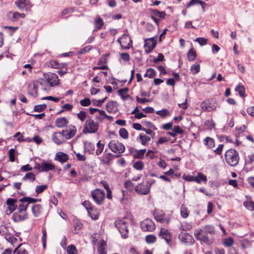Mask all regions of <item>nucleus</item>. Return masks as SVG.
<instances>
[{
    "label": "nucleus",
    "instance_id": "6e6d98bb",
    "mask_svg": "<svg viewBox=\"0 0 254 254\" xmlns=\"http://www.w3.org/2000/svg\"><path fill=\"white\" fill-rule=\"evenodd\" d=\"M3 28L7 30V33L10 36L12 35L16 31V27L4 26H3Z\"/></svg>",
    "mask_w": 254,
    "mask_h": 254
},
{
    "label": "nucleus",
    "instance_id": "37998d69",
    "mask_svg": "<svg viewBox=\"0 0 254 254\" xmlns=\"http://www.w3.org/2000/svg\"><path fill=\"white\" fill-rule=\"evenodd\" d=\"M244 205L249 210L253 211L254 209V202L252 200L247 201L244 202Z\"/></svg>",
    "mask_w": 254,
    "mask_h": 254
},
{
    "label": "nucleus",
    "instance_id": "2eb2a0df",
    "mask_svg": "<svg viewBox=\"0 0 254 254\" xmlns=\"http://www.w3.org/2000/svg\"><path fill=\"white\" fill-rule=\"evenodd\" d=\"M153 216L155 220L160 223H164L166 222L169 223V220L165 218V213L159 210L155 209L153 212Z\"/></svg>",
    "mask_w": 254,
    "mask_h": 254
},
{
    "label": "nucleus",
    "instance_id": "423d86ee",
    "mask_svg": "<svg viewBox=\"0 0 254 254\" xmlns=\"http://www.w3.org/2000/svg\"><path fill=\"white\" fill-rule=\"evenodd\" d=\"M108 147L111 150L116 153L121 154L125 152V145L118 141L113 140L108 144Z\"/></svg>",
    "mask_w": 254,
    "mask_h": 254
},
{
    "label": "nucleus",
    "instance_id": "f03ea898",
    "mask_svg": "<svg viewBox=\"0 0 254 254\" xmlns=\"http://www.w3.org/2000/svg\"><path fill=\"white\" fill-rule=\"evenodd\" d=\"M226 163L231 166H236L239 163L240 157L238 152L234 149H229L224 154Z\"/></svg>",
    "mask_w": 254,
    "mask_h": 254
},
{
    "label": "nucleus",
    "instance_id": "774afa93",
    "mask_svg": "<svg viewBox=\"0 0 254 254\" xmlns=\"http://www.w3.org/2000/svg\"><path fill=\"white\" fill-rule=\"evenodd\" d=\"M77 117L81 121H83L86 118V113L85 111H81L77 114Z\"/></svg>",
    "mask_w": 254,
    "mask_h": 254
},
{
    "label": "nucleus",
    "instance_id": "393cba45",
    "mask_svg": "<svg viewBox=\"0 0 254 254\" xmlns=\"http://www.w3.org/2000/svg\"><path fill=\"white\" fill-rule=\"evenodd\" d=\"M68 122L65 117L59 118L56 119L55 124L58 127H63L66 126Z\"/></svg>",
    "mask_w": 254,
    "mask_h": 254
},
{
    "label": "nucleus",
    "instance_id": "c9c22d12",
    "mask_svg": "<svg viewBox=\"0 0 254 254\" xmlns=\"http://www.w3.org/2000/svg\"><path fill=\"white\" fill-rule=\"evenodd\" d=\"M235 90L239 93L241 97L245 96V88L243 85H238L236 87Z\"/></svg>",
    "mask_w": 254,
    "mask_h": 254
},
{
    "label": "nucleus",
    "instance_id": "58836bf2",
    "mask_svg": "<svg viewBox=\"0 0 254 254\" xmlns=\"http://www.w3.org/2000/svg\"><path fill=\"white\" fill-rule=\"evenodd\" d=\"M138 137L141 141V144L143 145H145L151 139L150 137L141 134L139 135Z\"/></svg>",
    "mask_w": 254,
    "mask_h": 254
},
{
    "label": "nucleus",
    "instance_id": "680f3d73",
    "mask_svg": "<svg viewBox=\"0 0 254 254\" xmlns=\"http://www.w3.org/2000/svg\"><path fill=\"white\" fill-rule=\"evenodd\" d=\"M195 41L198 42L200 46H203L207 44V39L204 38L198 37L195 40Z\"/></svg>",
    "mask_w": 254,
    "mask_h": 254
},
{
    "label": "nucleus",
    "instance_id": "4be33fe9",
    "mask_svg": "<svg viewBox=\"0 0 254 254\" xmlns=\"http://www.w3.org/2000/svg\"><path fill=\"white\" fill-rule=\"evenodd\" d=\"M106 108L108 113H116L118 110L117 103L116 101H110L107 103Z\"/></svg>",
    "mask_w": 254,
    "mask_h": 254
},
{
    "label": "nucleus",
    "instance_id": "2f4dec72",
    "mask_svg": "<svg viewBox=\"0 0 254 254\" xmlns=\"http://www.w3.org/2000/svg\"><path fill=\"white\" fill-rule=\"evenodd\" d=\"M28 245L26 243L21 244L17 246V254H28L25 248Z\"/></svg>",
    "mask_w": 254,
    "mask_h": 254
},
{
    "label": "nucleus",
    "instance_id": "69168bd1",
    "mask_svg": "<svg viewBox=\"0 0 254 254\" xmlns=\"http://www.w3.org/2000/svg\"><path fill=\"white\" fill-rule=\"evenodd\" d=\"M74 229L77 230H79L82 228V223L78 220H75L73 221Z\"/></svg>",
    "mask_w": 254,
    "mask_h": 254
},
{
    "label": "nucleus",
    "instance_id": "e433bc0d",
    "mask_svg": "<svg viewBox=\"0 0 254 254\" xmlns=\"http://www.w3.org/2000/svg\"><path fill=\"white\" fill-rule=\"evenodd\" d=\"M35 180V176L33 173L31 172L26 173L22 178L23 181L28 180L30 182H34Z\"/></svg>",
    "mask_w": 254,
    "mask_h": 254
},
{
    "label": "nucleus",
    "instance_id": "72a5a7b5",
    "mask_svg": "<svg viewBox=\"0 0 254 254\" xmlns=\"http://www.w3.org/2000/svg\"><path fill=\"white\" fill-rule=\"evenodd\" d=\"M145 152V149L136 150L135 153L133 155V157L134 159H142L144 157Z\"/></svg>",
    "mask_w": 254,
    "mask_h": 254
},
{
    "label": "nucleus",
    "instance_id": "412c9836",
    "mask_svg": "<svg viewBox=\"0 0 254 254\" xmlns=\"http://www.w3.org/2000/svg\"><path fill=\"white\" fill-rule=\"evenodd\" d=\"M68 159L69 157L68 155L62 152H58L57 153L55 158L56 161H59L62 163L65 162Z\"/></svg>",
    "mask_w": 254,
    "mask_h": 254
},
{
    "label": "nucleus",
    "instance_id": "0eeeda50",
    "mask_svg": "<svg viewBox=\"0 0 254 254\" xmlns=\"http://www.w3.org/2000/svg\"><path fill=\"white\" fill-rule=\"evenodd\" d=\"M217 107V101L215 99H209L202 102L200 107L203 111H211L215 110Z\"/></svg>",
    "mask_w": 254,
    "mask_h": 254
},
{
    "label": "nucleus",
    "instance_id": "4d7b16f0",
    "mask_svg": "<svg viewBox=\"0 0 254 254\" xmlns=\"http://www.w3.org/2000/svg\"><path fill=\"white\" fill-rule=\"evenodd\" d=\"M92 46H87L84 47L83 48L81 49L80 51H78V54L80 55L84 54L86 53L89 52L92 49Z\"/></svg>",
    "mask_w": 254,
    "mask_h": 254
},
{
    "label": "nucleus",
    "instance_id": "5fc2aeb1",
    "mask_svg": "<svg viewBox=\"0 0 254 254\" xmlns=\"http://www.w3.org/2000/svg\"><path fill=\"white\" fill-rule=\"evenodd\" d=\"M156 113L162 117H165L169 115V112L166 109H163L161 110L158 111Z\"/></svg>",
    "mask_w": 254,
    "mask_h": 254
},
{
    "label": "nucleus",
    "instance_id": "bb28decb",
    "mask_svg": "<svg viewBox=\"0 0 254 254\" xmlns=\"http://www.w3.org/2000/svg\"><path fill=\"white\" fill-rule=\"evenodd\" d=\"M201 229L205 234H209L210 236H213L215 233L214 227L211 225H206Z\"/></svg>",
    "mask_w": 254,
    "mask_h": 254
},
{
    "label": "nucleus",
    "instance_id": "49530a36",
    "mask_svg": "<svg viewBox=\"0 0 254 254\" xmlns=\"http://www.w3.org/2000/svg\"><path fill=\"white\" fill-rule=\"evenodd\" d=\"M48 188L47 185L37 186L35 189V192L37 194L42 193Z\"/></svg>",
    "mask_w": 254,
    "mask_h": 254
},
{
    "label": "nucleus",
    "instance_id": "603ef678",
    "mask_svg": "<svg viewBox=\"0 0 254 254\" xmlns=\"http://www.w3.org/2000/svg\"><path fill=\"white\" fill-rule=\"evenodd\" d=\"M119 134L123 138L127 139L128 138V133L127 130L125 128H121L119 130Z\"/></svg>",
    "mask_w": 254,
    "mask_h": 254
},
{
    "label": "nucleus",
    "instance_id": "1a4fd4ad",
    "mask_svg": "<svg viewBox=\"0 0 254 254\" xmlns=\"http://www.w3.org/2000/svg\"><path fill=\"white\" fill-rule=\"evenodd\" d=\"M91 195L94 200L98 204H101L105 198L104 190L97 189L91 192Z\"/></svg>",
    "mask_w": 254,
    "mask_h": 254
},
{
    "label": "nucleus",
    "instance_id": "bf43d9fd",
    "mask_svg": "<svg viewBox=\"0 0 254 254\" xmlns=\"http://www.w3.org/2000/svg\"><path fill=\"white\" fill-rule=\"evenodd\" d=\"M223 243L225 246L231 247L234 243V240L232 238L229 237L224 240Z\"/></svg>",
    "mask_w": 254,
    "mask_h": 254
},
{
    "label": "nucleus",
    "instance_id": "20e7f679",
    "mask_svg": "<svg viewBox=\"0 0 254 254\" xmlns=\"http://www.w3.org/2000/svg\"><path fill=\"white\" fill-rule=\"evenodd\" d=\"M115 226L120 233L121 236L124 239L128 237V231L127 229V223L125 221V219L117 220L115 222Z\"/></svg>",
    "mask_w": 254,
    "mask_h": 254
},
{
    "label": "nucleus",
    "instance_id": "6e6552de",
    "mask_svg": "<svg viewBox=\"0 0 254 254\" xmlns=\"http://www.w3.org/2000/svg\"><path fill=\"white\" fill-rule=\"evenodd\" d=\"M44 76L47 83H48L50 87L58 85L60 83L59 77L55 73L51 72L44 73Z\"/></svg>",
    "mask_w": 254,
    "mask_h": 254
},
{
    "label": "nucleus",
    "instance_id": "7ed1b4c3",
    "mask_svg": "<svg viewBox=\"0 0 254 254\" xmlns=\"http://www.w3.org/2000/svg\"><path fill=\"white\" fill-rule=\"evenodd\" d=\"M208 235L205 234L201 229H196L194 233L197 240L199 241L201 243H203L210 245L213 243L214 239L212 237L209 238Z\"/></svg>",
    "mask_w": 254,
    "mask_h": 254
},
{
    "label": "nucleus",
    "instance_id": "79ce46f5",
    "mask_svg": "<svg viewBox=\"0 0 254 254\" xmlns=\"http://www.w3.org/2000/svg\"><path fill=\"white\" fill-rule=\"evenodd\" d=\"M190 70L192 74H196L198 73L200 71V65L199 64H192L190 68Z\"/></svg>",
    "mask_w": 254,
    "mask_h": 254
},
{
    "label": "nucleus",
    "instance_id": "e2e57ef3",
    "mask_svg": "<svg viewBox=\"0 0 254 254\" xmlns=\"http://www.w3.org/2000/svg\"><path fill=\"white\" fill-rule=\"evenodd\" d=\"M107 97H105L104 98L98 100H93V104L95 106L98 107H101L102 104L106 101Z\"/></svg>",
    "mask_w": 254,
    "mask_h": 254
},
{
    "label": "nucleus",
    "instance_id": "b1692460",
    "mask_svg": "<svg viewBox=\"0 0 254 254\" xmlns=\"http://www.w3.org/2000/svg\"><path fill=\"white\" fill-rule=\"evenodd\" d=\"M55 168L54 164L47 162L44 161L42 163L41 172H48L49 171L53 170Z\"/></svg>",
    "mask_w": 254,
    "mask_h": 254
},
{
    "label": "nucleus",
    "instance_id": "c756f323",
    "mask_svg": "<svg viewBox=\"0 0 254 254\" xmlns=\"http://www.w3.org/2000/svg\"><path fill=\"white\" fill-rule=\"evenodd\" d=\"M88 213L93 220H97L99 218V212L94 207L89 210Z\"/></svg>",
    "mask_w": 254,
    "mask_h": 254
},
{
    "label": "nucleus",
    "instance_id": "338daca9",
    "mask_svg": "<svg viewBox=\"0 0 254 254\" xmlns=\"http://www.w3.org/2000/svg\"><path fill=\"white\" fill-rule=\"evenodd\" d=\"M82 204L85 207L87 211L94 207L88 200H85L82 203Z\"/></svg>",
    "mask_w": 254,
    "mask_h": 254
},
{
    "label": "nucleus",
    "instance_id": "aec40b11",
    "mask_svg": "<svg viewBox=\"0 0 254 254\" xmlns=\"http://www.w3.org/2000/svg\"><path fill=\"white\" fill-rule=\"evenodd\" d=\"M28 93L34 98H36L38 96V86L34 82L29 85Z\"/></svg>",
    "mask_w": 254,
    "mask_h": 254
},
{
    "label": "nucleus",
    "instance_id": "de8ad7c7",
    "mask_svg": "<svg viewBox=\"0 0 254 254\" xmlns=\"http://www.w3.org/2000/svg\"><path fill=\"white\" fill-rule=\"evenodd\" d=\"M66 251L67 254H76L77 250L75 246L73 245H70L67 248Z\"/></svg>",
    "mask_w": 254,
    "mask_h": 254
},
{
    "label": "nucleus",
    "instance_id": "7c9ffc66",
    "mask_svg": "<svg viewBox=\"0 0 254 254\" xmlns=\"http://www.w3.org/2000/svg\"><path fill=\"white\" fill-rule=\"evenodd\" d=\"M121 39H122V42H123L122 44H125V45L129 44V48L131 47L132 41L131 40V38L130 37H129L128 35L126 34H124L121 36Z\"/></svg>",
    "mask_w": 254,
    "mask_h": 254
},
{
    "label": "nucleus",
    "instance_id": "5701e85b",
    "mask_svg": "<svg viewBox=\"0 0 254 254\" xmlns=\"http://www.w3.org/2000/svg\"><path fill=\"white\" fill-rule=\"evenodd\" d=\"M106 242L104 240H101L98 242V252L99 254H107L105 251Z\"/></svg>",
    "mask_w": 254,
    "mask_h": 254
},
{
    "label": "nucleus",
    "instance_id": "4468645a",
    "mask_svg": "<svg viewBox=\"0 0 254 254\" xmlns=\"http://www.w3.org/2000/svg\"><path fill=\"white\" fill-rule=\"evenodd\" d=\"M134 190L136 192L140 195H146L149 193L150 190L146 183L138 184L135 186Z\"/></svg>",
    "mask_w": 254,
    "mask_h": 254
},
{
    "label": "nucleus",
    "instance_id": "f704fd0d",
    "mask_svg": "<svg viewBox=\"0 0 254 254\" xmlns=\"http://www.w3.org/2000/svg\"><path fill=\"white\" fill-rule=\"evenodd\" d=\"M193 181L197 183H200L201 181L206 182L207 181V178L202 173H198L196 177H193Z\"/></svg>",
    "mask_w": 254,
    "mask_h": 254
},
{
    "label": "nucleus",
    "instance_id": "a18cd8bd",
    "mask_svg": "<svg viewBox=\"0 0 254 254\" xmlns=\"http://www.w3.org/2000/svg\"><path fill=\"white\" fill-rule=\"evenodd\" d=\"M145 241L148 244L154 243L156 241V237L153 235H148L146 236Z\"/></svg>",
    "mask_w": 254,
    "mask_h": 254
},
{
    "label": "nucleus",
    "instance_id": "864d4df0",
    "mask_svg": "<svg viewBox=\"0 0 254 254\" xmlns=\"http://www.w3.org/2000/svg\"><path fill=\"white\" fill-rule=\"evenodd\" d=\"M96 26L98 29L101 28L102 26L104 24L103 19L99 16L97 17L95 21Z\"/></svg>",
    "mask_w": 254,
    "mask_h": 254
},
{
    "label": "nucleus",
    "instance_id": "3c124183",
    "mask_svg": "<svg viewBox=\"0 0 254 254\" xmlns=\"http://www.w3.org/2000/svg\"><path fill=\"white\" fill-rule=\"evenodd\" d=\"M143 163L141 161H138L134 162L133 167L137 170H141L143 168Z\"/></svg>",
    "mask_w": 254,
    "mask_h": 254
},
{
    "label": "nucleus",
    "instance_id": "052dcab7",
    "mask_svg": "<svg viewBox=\"0 0 254 254\" xmlns=\"http://www.w3.org/2000/svg\"><path fill=\"white\" fill-rule=\"evenodd\" d=\"M80 104L81 106L84 107H87L91 104V101L90 99L85 98L80 101Z\"/></svg>",
    "mask_w": 254,
    "mask_h": 254
},
{
    "label": "nucleus",
    "instance_id": "4c0bfd02",
    "mask_svg": "<svg viewBox=\"0 0 254 254\" xmlns=\"http://www.w3.org/2000/svg\"><path fill=\"white\" fill-rule=\"evenodd\" d=\"M128 91V88L127 87H125L118 90V94L121 96L123 99H126L129 96V95L127 94L126 96H124V94L127 93Z\"/></svg>",
    "mask_w": 254,
    "mask_h": 254
},
{
    "label": "nucleus",
    "instance_id": "c03bdc74",
    "mask_svg": "<svg viewBox=\"0 0 254 254\" xmlns=\"http://www.w3.org/2000/svg\"><path fill=\"white\" fill-rule=\"evenodd\" d=\"M47 108L45 104L35 105L34 107V111L41 112L44 111Z\"/></svg>",
    "mask_w": 254,
    "mask_h": 254
},
{
    "label": "nucleus",
    "instance_id": "f8f14e48",
    "mask_svg": "<svg viewBox=\"0 0 254 254\" xmlns=\"http://www.w3.org/2000/svg\"><path fill=\"white\" fill-rule=\"evenodd\" d=\"M179 239L184 243L188 245H192L194 242L195 240L192 236L189 233L185 232L181 233L178 236Z\"/></svg>",
    "mask_w": 254,
    "mask_h": 254
},
{
    "label": "nucleus",
    "instance_id": "8fccbe9b",
    "mask_svg": "<svg viewBox=\"0 0 254 254\" xmlns=\"http://www.w3.org/2000/svg\"><path fill=\"white\" fill-rule=\"evenodd\" d=\"M23 199L29 203V204L32 203L33 204H35L36 202L41 201V199H36L31 197L25 196Z\"/></svg>",
    "mask_w": 254,
    "mask_h": 254
},
{
    "label": "nucleus",
    "instance_id": "39448f33",
    "mask_svg": "<svg viewBox=\"0 0 254 254\" xmlns=\"http://www.w3.org/2000/svg\"><path fill=\"white\" fill-rule=\"evenodd\" d=\"M98 129V124L90 119L86 121L82 132L84 134L94 133L97 132Z\"/></svg>",
    "mask_w": 254,
    "mask_h": 254
},
{
    "label": "nucleus",
    "instance_id": "473e14b6",
    "mask_svg": "<svg viewBox=\"0 0 254 254\" xmlns=\"http://www.w3.org/2000/svg\"><path fill=\"white\" fill-rule=\"evenodd\" d=\"M84 149L85 151L88 152L89 154H93L95 150V145L90 142L85 143Z\"/></svg>",
    "mask_w": 254,
    "mask_h": 254
},
{
    "label": "nucleus",
    "instance_id": "cd10ccee",
    "mask_svg": "<svg viewBox=\"0 0 254 254\" xmlns=\"http://www.w3.org/2000/svg\"><path fill=\"white\" fill-rule=\"evenodd\" d=\"M196 53L193 48L192 47L190 48L188 53H187V58L189 61L193 62L196 59Z\"/></svg>",
    "mask_w": 254,
    "mask_h": 254
},
{
    "label": "nucleus",
    "instance_id": "dca6fc26",
    "mask_svg": "<svg viewBox=\"0 0 254 254\" xmlns=\"http://www.w3.org/2000/svg\"><path fill=\"white\" fill-rule=\"evenodd\" d=\"M43 208L42 205L39 204H34L31 206V211L35 217H38L42 214Z\"/></svg>",
    "mask_w": 254,
    "mask_h": 254
},
{
    "label": "nucleus",
    "instance_id": "9d476101",
    "mask_svg": "<svg viewBox=\"0 0 254 254\" xmlns=\"http://www.w3.org/2000/svg\"><path fill=\"white\" fill-rule=\"evenodd\" d=\"M140 228L144 232H152L155 229V225L152 220L147 218L140 222Z\"/></svg>",
    "mask_w": 254,
    "mask_h": 254
},
{
    "label": "nucleus",
    "instance_id": "a19ab883",
    "mask_svg": "<svg viewBox=\"0 0 254 254\" xmlns=\"http://www.w3.org/2000/svg\"><path fill=\"white\" fill-rule=\"evenodd\" d=\"M37 82L41 86V89L45 91H48L49 90V88L47 86L48 83L45 78L42 79L41 81H37Z\"/></svg>",
    "mask_w": 254,
    "mask_h": 254
},
{
    "label": "nucleus",
    "instance_id": "a878e982",
    "mask_svg": "<svg viewBox=\"0 0 254 254\" xmlns=\"http://www.w3.org/2000/svg\"><path fill=\"white\" fill-rule=\"evenodd\" d=\"M19 202L20 204L18 205V207L17 208L19 212L26 211V210L29 205V203L25 201L23 199V197L19 199Z\"/></svg>",
    "mask_w": 254,
    "mask_h": 254
},
{
    "label": "nucleus",
    "instance_id": "13d9d810",
    "mask_svg": "<svg viewBox=\"0 0 254 254\" xmlns=\"http://www.w3.org/2000/svg\"><path fill=\"white\" fill-rule=\"evenodd\" d=\"M124 187L128 190L131 191L133 189V184L130 180L126 181L124 183Z\"/></svg>",
    "mask_w": 254,
    "mask_h": 254
},
{
    "label": "nucleus",
    "instance_id": "09e8293b",
    "mask_svg": "<svg viewBox=\"0 0 254 254\" xmlns=\"http://www.w3.org/2000/svg\"><path fill=\"white\" fill-rule=\"evenodd\" d=\"M97 147L98 149L96 150V155H99L102 153L104 150V144L101 143V141H99L97 143Z\"/></svg>",
    "mask_w": 254,
    "mask_h": 254
},
{
    "label": "nucleus",
    "instance_id": "0e129e2a",
    "mask_svg": "<svg viewBox=\"0 0 254 254\" xmlns=\"http://www.w3.org/2000/svg\"><path fill=\"white\" fill-rule=\"evenodd\" d=\"M50 64L51 67L52 68L57 69L61 68V64L58 63L57 61H51Z\"/></svg>",
    "mask_w": 254,
    "mask_h": 254
},
{
    "label": "nucleus",
    "instance_id": "9b49d317",
    "mask_svg": "<svg viewBox=\"0 0 254 254\" xmlns=\"http://www.w3.org/2000/svg\"><path fill=\"white\" fill-rule=\"evenodd\" d=\"M156 37L145 39L144 40V48H145V51L146 53L151 52L156 46V41L155 40Z\"/></svg>",
    "mask_w": 254,
    "mask_h": 254
},
{
    "label": "nucleus",
    "instance_id": "c85d7f7f",
    "mask_svg": "<svg viewBox=\"0 0 254 254\" xmlns=\"http://www.w3.org/2000/svg\"><path fill=\"white\" fill-rule=\"evenodd\" d=\"M203 143L210 148H212L215 146V141L214 139L210 137H206L203 140Z\"/></svg>",
    "mask_w": 254,
    "mask_h": 254
},
{
    "label": "nucleus",
    "instance_id": "a211bd4d",
    "mask_svg": "<svg viewBox=\"0 0 254 254\" xmlns=\"http://www.w3.org/2000/svg\"><path fill=\"white\" fill-rule=\"evenodd\" d=\"M15 202L16 199L13 198H9L7 199L6 204L8 206L6 210L7 214H11L16 209Z\"/></svg>",
    "mask_w": 254,
    "mask_h": 254
},
{
    "label": "nucleus",
    "instance_id": "6ab92c4d",
    "mask_svg": "<svg viewBox=\"0 0 254 254\" xmlns=\"http://www.w3.org/2000/svg\"><path fill=\"white\" fill-rule=\"evenodd\" d=\"M120 156V154L114 155L111 153H108L104 154L101 160L103 164L108 165L110 163V162L113 159L114 157L118 158Z\"/></svg>",
    "mask_w": 254,
    "mask_h": 254
},
{
    "label": "nucleus",
    "instance_id": "f257e3e1",
    "mask_svg": "<svg viewBox=\"0 0 254 254\" xmlns=\"http://www.w3.org/2000/svg\"><path fill=\"white\" fill-rule=\"evenodd\" d=\"M69 131L67 137H64L60 132H55L52 135L53 141L57 145H60L65 142L66 140L73 137L76 132V128L74 126L68 127Z\"/></svg>",
    "mask_w": 254,
    "mask_h": 254
},
{
    "label": "nucleus",
    "instance_id": "ea45409f",
    "mask_svg": "<svg viewBox=\"0 0 254 254\" xmlns=\"http://www.w3.org/2000/svg\"><path fill=\"white\" fill-rule=\"evenodd\" d=\"M181 214L184 218H187L189 215V212L188 209L184 204L182 205L181 206Z\"/></svg>",
    "mask_w": 254,
    "mask_h": 254
},
{
    "label": "nucleus",
    "instance_id": "f3484780",
    "mask_svg": "<svg viewBox=\"0 0 254 254\" xmlns=\"http://www.w3.org/2000/svg\"><path fill=\"white\" fill-rule=\"evenodd\" d=\"M159 236L163 238L166 243L170 245L171 242V235L168 230L161 228L159 233Z\"/></svg>",
    "mask_w": 254,
    "mask_h": 254
},
{
    "label": "nucleus",
    "instance_id": "ddd939ff",
    "mask_svg": "<svg viewBox=\"0 0 254 254\" xmlns=\"http://www.w3.org/2000/svg\"><path fill=\"white\" fill-rule=\"evenodd\" d=\"M32 4L29 0H18L17 1V7L21 11H29Z\"/></svg>",
    "mask_w": 254,
    "mask_h": 254
}]
</instances>
